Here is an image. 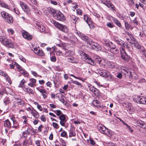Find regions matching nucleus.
I'll use <instances>...</instances> for the list:
<instances>
[{
	"label": "nucleus",
	"mask_w": 146,
	"mask_h": 146,
	"mask_svg": "<svg viewBox=\"0 0 146 146\" xmlns=\"http://www.w3.org/2000/svg\"><path fill=\"white\" fill-rule=\"evenodd\" d=\"M52 23L55 26L63 32L66 33L69 32V29L66 26L61 24L54 20H52Z\"/></svg>",
	"instance_id": "1"
},
{
	"label": "nucleus",
	"mask_w": 146,
	"mask_h": 146,
	"mask_svg": "<svg viewBox=\"0 0 146 146\" xmlns=\"http://www.w3.org/2000/svg\"><path fill=\"white\" fill-rule=\"evenodd\" d=\"M0 41L4 45L8 47L11 48L14 47L13 44L11 41L7 38H5L3 36H0Z\"/></svg>",
	"instance_id": "2"
},
{
	"label": "nucleus",
	"mask_w": 146,
	"mask_h": 146,
	"mask_svg": "<svg viewBox=\"0 0 146 146\" xmlns=\"http://www.w3.org/2000/svg\"><path fill=\"white\" fill-rule=\"evenodd\" d=\"M81 54L82 56V58L84 59V60L87 63L92 65H94L95 64V63L93 60L88 55L83 52H82Z\"/></svg>",
	"instance_id": "3"
},
{
	"label": "nucleus",
	"mask_w": 146,
	"mask_h": 146,
	"mask_svg": "<svg viewBox=\"0 0 146 146\" xmlns=\"http://www.w3.org/2000/svg\"><path fill=\"white\" fill-rule=\"evenodd\" d=\"M133 100L134 102L137 103L146 104V97L135 96Z\"/></svg>",
	"instance_id": "4"
},
{
	"label": "nucleus",
	"mask_w": 146,
	"mask_h": 146,
	"mask_svg": "<svg viewBox=\"0 0 146 146\" xmlns=\"http://www.w3.org/2000/svg\"><path fill=\"white\" fill-rule=\"evenodd\" d=\"M88 44L91 46L93 49L96 51H99L101 50V48L100 45L98 43L92 41L91 40Z\"/></svg>",
	"instance_id": "5"
},
{
	"label": "nucleus",
	"mask_w": 146,
	"mask_h": 146,
	"mask_svg": "<svg viewBox=\"0 0 146 146\" xmlns=\"http://www.w3.org/2000/svg\"><path fill=\"white\" fill-rule=\"evenodd\" d=\"M120 52L121 53L122 58L126 61H128L129 60V57L124 50L123 48L120 49Z\"/></svg>",
	"instance_id": "6"
},
{
	"label": "nucleus",
	"mask_w": 146,
	"mask_h": 146,
	"mask_svg": "<svg viewBox=\"0 0 146 146\" xmlns=\"http://www.w3.org/2000/svg\"><path fill=\"white\" fill-rule=\"evenodd\" d=\"M31 48L33 51H34L35 54L38 55L42 56L44 55L43 51L42 50L38 49L36 47L34 48L33 46L31 47Z\"/></svg>",
	"instance_id": "7"
},
{
	"label": "nucleus",
	"mask_w": 146,
	"mask_h": 146,
	"mask_svg": "<svg viewBox=\"0 0 146 146\" xmlns=\"http://www.w3.org/2000/svg\"><path fill=\"white\" fill-rule=\"evenodd\" d=\"M77 33L78 36L83 40L85 41L88 42V43L89 41L91 40V39L87 36L84 34L80 32H77Z\"/></svg>",
	"instance_id": "8"
},
{
	"label": "nucleus",
	"mask_w": 146,
	"mask_h": 146,
	"mask_svg": "<svg viewBox=\"0 0 146 146\" xmlns=\"http://www.w3.org/2000/svg\"><path fill=\"white\" fill-rule=\"evenodd\" d=\"M54 15H55V19L57 20L63 21L65 20L66 19L65 16L60 12L58 13L57 14L54 15Z\"/></svg>",
	"instance_id": "9"
},
{
	"label": "nucleus",
	"mask_w": 146,
	"mask_h": 146,
	"mask_svg": "<svg viewBox=\"0 0 146 146\" xmlns=\"http://www.w3.org/2000/svg\"><path fill=\"white\" fill-rule=\"evenodd\" d=\"M22 33L23 37L28 40H30L32 38V36L25 30L22 31Z\"/></svg>",
	"instance_id": "10"
},
{
	"label": "nucleus",
	"mask_w": 146,
	"mask_h": 146,
	"mask_svg": "<svg viewBox=\"0 0 146 146\" xmlns=\"http://www.w3.org/2000/svg\"><path fill=\"white\" fill-rule=\"evenodd\" d=\"M66 118L65 115L64 114L62 115L59 117V119L60 120V123L62 126H65V123L66 121Z\"/></svg>",
	"instance_id": "11"
},
{
	"label": "nucleus",
	"mask_w": 146,
	"mask_h": 146,
	"mask_svg": "<svg viewBox=\"0 0 146 146\" xmlns=\"http://www.w3.org/2000/svg\"><path fill=\"white\" fill-rule=\"evenodd\" d=\"M98 73L100 76L104 77H107L109 74V72L104 70H98Z\"/></svg>",
	"instance_id": "12"
},
{
	"label": "nucleus",
	"mask_w": 146,
	"mask_h": 146,
	"mask_svg": "<svg viewBox=\"0 0 146 146\" xmlns=\"http://www.w3.org/2000/svg\"><path fill=\"white\" fill-rule=\"evenodd\" d=\"M13 125V123L9 119H7L4 121V127L5 128L9 129Z\"/></svg>",
	"instance_id": "13"
},
{
	"label": "nucleus",
	"mask_w": 146,
	"mask_h": 146,
	"mask_svg": "<svg viewBox=\"0 0 146 146\" xmlns=\"http://www.w3.org/2000/svg\"><path fill=\"white\" fill-rule=\"evenodd\" d=\"M32 140L30 138L25 139L23 142V146H29L30 144L32 145Z\"/></svg>",
	"instance_id": "14"
},
{
	"label": "nucleus",
	"mask_w": 146,
	"mask_h": 146,
	"mask_svg": "<svg viewBox=\"0 0 146 146\" xmlns=\"http://www.w3.org/2000/svg\"><path fill=\"white\" fill-rule=\"evenodd\" d=\"M133 44L134 45L133 46L135 47L136 48L139 50L140 53H141V52L144 51V48L139 44L138 42H134Z\"/></svg>",
	"instance_id": "15"
},
{
	"label": "nucleus",
	"mask_w": 146,
	"mask_h": 146,
	"mask_svg": "<svg viewBox=\"0 0 146 146\" xmlns=\"http://www.w3.org/2000/svg\"><path fill=\"white\" fill-rule=\"evenodd\" d=\"M36 25L38 27V29L40 32H43L45 31V28L44 26L40 23L37 22Z\"/></svg>",
	"instance_id": "16"
},
{
	"label": "nucleus",
	"mask_w": 146,
	"mask_h": 146,
	"mask_svg": "<svg viewBox=\"0 0 146 146\" xmlns=\"http://www.w3.org/2000/svg\"><path fill=\"white\" fill-rule=\"evenodd\" d=\"M70 16L71 21L75 24L79 21V18L74 15H71Z\"/></svg>",
	"instance_id": "17"
},
{
	"label": "nucleus",
	"mask_w": 146,
	"mask_h": 146,
	"mask_svg": "<svg viewBox=\"0 0 146 146\" xmlns=\"http://www.w3.org/2000/svg\"><path fill=\"white\" fill-rule=\"evenodd\" d=\"M20 5L22 9L25 12H27L28 7L25 3L21 1L20 2Z\"/></svg>",
	"instance_id": "18"
},
{
	"label": "nucleus",
	"mask_w": 146,
	"mask_h": 146,
	"mask_svg": "<svg viewBox=\"0 0 146 146\" xmlns=\"http://www.w3.org/2000/svg\"><path fill=\"white\" fill-rule=\"evenodd\" d=\"M104 46L106 48L109 47L110 48H108V50L110 49L111 50L112 49H114L116 48L115 46L111 42L110 43H107L105 44Z\"/></svg>",
	"instance_id": "19"
},
{
	"label": "nucleus",
	"mask_w": 146,
	"mask_h": 146,
	"mask_svg": "<svg viewBox=\"0 0 146 146\" xmlns=\"http://www.w3.org/2000/svg\"><path fill=\"white\" fill-rule=\"evenodd\" d=\"M11 121V122L13 123V125L12 127L16 129L18 127V124L16 121V120L14 117H11L10 118Z\"/></svg>",
	"instance_id": "20"
},
{
	"label": "nucleus",
	"mask_w": 146,
	"mask_h": 146,
	"mask_svg": "<svg viewBox=\"0 0 146 146\" xmlns=\"http://www.w3.org/2000/svg\"><path fill=\"white\" fill-rule=\"evenodd\" d=\"M15 102H16L18 105H23L24 103L23 100L21 99L17 98H15Z\"/></svg>",
	"instance_id": "21"
},
{
	"label": "nucleus",
	"mask_w": 146,
	"mask_h": 146,
	"mask_svg": "<svg viewBox=\"0 0 146 146\" xmlns=\"http://www.w3.org/2000/svg\"><path fill=\"white\" fill-rule=\"evenodd\" d=\"M1 14L2 18L4 20L7 19V17H8V16L10 15L9 14L4 11H1Z\"/></svg>",
	"instance_id": "22"
},
{
	"label": "nucleus",
	"mask_w": 146,
	"mask_h": 146,
	"mask_svg": "<svg viewBox=\"0 0 146 146\" xmlns=\"http://www.w3.org/2000/svg\"><path fill=\"white\" fill-rule=\"evenodd\" d=\"M106 6L109 8H111V9L113 11L115 10V7L113 4L111 3L110 1H107Z\"/></svg>",
	"instance_id": "23"
},
{
	"label": "nucleus",
	"mask_w": 146,
	"mask_h": 146,
	"mask_svg": "<svg viewBox=\"0 0 146 146\" xmlns=\"http://www.w3.org/2000/svg\"><path fill=\"white\" fill-rule=\"evenodd\" d=\"M6 61L10 62V64H9L10 68L11 69H14L15 67V65L16 62H13L11 59H7Z\"/></svg>",
	"instance_id": "24"
},
{
	"label": "nucleus",
	"mask_w": 146,
	"mask_h": 146,
	"mask_svg": "<svg viewBox=\"0 0 146 146\" xmlns=\"http://www.w3.org/2000/svg\"><path fill=\"white\" fill-rule=\"evenodd\" d=\"M4 20L6 22L8 23H12L13 21V17L11 15L8 16V17H7V19H5Z\"/></svg>",
	"instance_id": "25"
},
{
	"label": "nucleus",
	"mask_w": 146,
	"mask_h": 146,
	"mask_svg": "<svg viewBox=\"0 0 146 146\" xmlns=\"http://www.w3.org/2000/svg\"><path fill=\"white\" fill-rule=\"evenodd\" d=\"M36 89L38 90V91L41 93L42 94V95L44 98H46L47 97V96L46 95L47 92L44 89H40L38 90V88H36Z\"/></svg>",
	"instance_id": "26"
},
{
	"label": "nucleus",
	"mask_w": 146,
	"mask_h": 146,
	"mask_svg": "<svg viewBox=\"0 0 146 146\" xmlns=\"http://www.w3.org/2000/svg\"><path fill=\"white\" fill-rule=\"evenodd\" d=\"M115 40L117 44L120 45L121 47H125L124 46V42L123 40L120 39L118 38L115 39Z\"/></svg>",
	"instance_id": "27"
},
{
	"label": "nucleus",
	"mask_w": 146,
	"mask_h": 146,
	"mask_svg": "<svg viewBox=\"0 0 146 146\" xmlns=\"http://www.w3.org/2000/svg\"><path fill=\"white\" fill-rule=\"evenodd\" d=\"M69 137H70L75 136L76 133H75V130L74 128H72L70 129L69 131Z\"/></svg>",
	"instance_id": "28"
},
{
	"label": "nucleus",
	"mask_w": 146,
	"mask_h": 146,
	"mask_svg": "<svg viewBox=\"0 0 146 146\" xmlns=\"http://www.w3.org/2000/svg\"><path fill=\"white\" fill-rule=\"evenodd\" d=\"M84 19L88 23L89 25L90 24V23L92 22V20L90 18L86 15H84Z\"/></svg>",
	"instance_id": "29"
},
{
	"label": "nucleus",
	"mask_w": 146,
	"mask_h": 146,
	"mask_svg": "<svg viewBox=\"0 0 146 146\" xmlns=\"http://www.w3.org/2000/svg\"><path fill=\"white\" fill-rule=\"evenodd\" d=\"M0 5L2 7H4L7 9L10 10V7L6 3L0 1Z\"/></svg>",
	"instance_id": "30"
},
{
	"label": "nucleus",
	"mask_w": 146,
	"mask_h": 146,
	"mask_svg": "<svg viewBox=\"0 0 146 146\" xmlns=\"http://www.w3.org/2000/svg\"><path fill=\"white\" fill-rule=\"evenodd\" d=\"M31 113L33 116L36 118H38L39 116L38 113L34 110L33 111H31Z\"/></svg>",
	"instance_id": "31"
},
{
	"label": "nucleus",
	"mask_w": 146,
	"mask_h": 146,
	"mask_svg": "<svg viewBox=\"0 0 146 146\" xmlns=\"http://www.w3.org/2000/svg\"><path fill=\"white\" fill-rule=\"evenodd\" d=\"M123 71H124L123 72L124 74L129 76H131V72L129 70L126 69H123Z\"/></svg>",
	"instance_id": "32"
},
{
	"label": "nucleus",
	"mask_w": 146,
	"mask_h": 146,
	"mask_svg": "<svg viewBox=\"0 0 146 146\" xmlns=\"http://www.w3.org/2000/svg\"><path fill=\"white\" fill-rule=\"evenodd\" d=\"M113 21L114 23L118 27H121V23H120V22L119 21H118L117 19L114 18L113 19Z\"/></svg>",
	"instance_id": "33"
},
{
	"label": "nucleus",
	"mask_w": 146,
	"mask_h": 146,
	"mask_svg": "<svg viewBox=\"0 0 146 146\" xmlns=\"http://www.w3.org/2000/svg\"><path fill=\"white\" fill-rule=\"evenodd\" d=\"M123 106L125 107L130 108L131 109L132 107V104L131 103L126 102L123 103Z\"/></svg>",
	"instance_id": "34"
},
{
	"label": "nucleus",
	"mask_w": 146,
	"mask_h": 146,
	"mask_svg": "<svg viewBox=\"0 0 146 146\" xmlns=\"http://www.w3.org/2000/svg\"><path fill=\"white\" fill-rule=\"evenodd\" d=\"M31 5V7L34 9V11L35 12L38 14L40 15V11L38 10L37 7H36L33 5Z\"/></svg>",
	"instance_id": "35"
},
{
	"label": "nucleus",
	"mask_w": 146,
	"mask_h": 146,
	"mask_svg": "<svg viewBox=\"0 0 146 146\" xmlns=\"http://www.w3.org/2000/svg\"><path fill=\"white\" fill-rule=\"evenodd\" d=\"M106 128L105 127L102 125L100 126L99 130L101 133L104 134Z\"/></svg>",
	"instance_id": "36"
},
{
	"label": "nucleus",
	"mask_w": 146,
	"mask_h": 146,
	"mask_svg": "<svg viewBox=\"0 0 146 146\" xmlns=\"http://www.w3.org/2000/svg\"><path fill=\"white\" fill-rule=\"evenodd\" d=\"M26 82V81L24 79L22 80L20 83L19 85V87H21L22 88H23L25 87V83Z\"/></svg>",
	"instance_id": "37"
},
{
	"label": "nucleus",
	"mask_w": 146,
	"mask_h": 146,
	"mask_svg": "<svg viewBox=\"0 0 146 146\" xmlns=\"http://www.w3.org/2000/svg\"><path fill=\"white\" fill-rule=\"evenodd\" d=\"M92 92L93 93L95 96H97L100 95V91L96 88Z\"/></svg>",
	"instance_id": "38"
},
{
	"label": "nucleus",
	"mask_w": 146,
	"mask_h": 146,
	"mask_svg": "<svg viewBox=\"0 0 146 146\" xmlns=\"http://www.w3.org/2000/svg\"><path fill=\"white\" fill-rule=\"evenodd\" d=\"M92 92L93 93L95 96H97L100 95V91L96 88Z\"/></svg>",
	"instance_id": "39"
},
{
	"label": "nucleus",
	"mask_w": 146,
	"mask_h": 146,
	"mask_svg": "<svg viewBox=\"0 0 146 146\" xmlns=\"http://www.w3.org/2000/svg\"><path fill=\"white\" fill-rule=\"evenodd\" d=\"M99 102L97 100H94L93 102V104L98 108L101 107V106L98 105Z\"/></svg>",
	"instance_id": "40"
},
{
	"label": "nucleus",
	"mask_w": 146,
	"mask_h": 146,
	"mask_svg": "<svg viewBox=\"0 0 146 146\" xmlns=\"http://www.w3.org/2000/svg\"><path fill=\"white\" fill-rule=\"evenodd\" d=\"M52 111H54V113L58 116H60L62 115L63 114L61 111L59 110H58L55 111L52 110Z\"/></svg>",
	"instance_id": "41"
},
{
	"label": "nucleus",
	"mask_w": 146,
	"mask_h": 146,
	"mask_svg": "<svg viewBox=\"0 0 146 146\" xmlns=\"http://www.w3.org/2000/svg\"><path fill=\"white\" fill-rule=\"evenodd\" d=\"M129 77L130 78H132L134 79H137L138 77L137 74L134 73H133V74L131 73V76H130Z\"/></svg>",
	"instance_id": "42"
},
{
	"label": "nucleus",
	"mask_w": 146,
	"mask_h": 146,
	"mask_svg": "<svg viewBox=\"0 0 146 146\" xmlns=\"http://www.w3.org/2000/svg\"><path fill=\"white\" fill-rule=\"evenodd\" d=\"M71 81L72 83L76 84L80 87H81L82 86V85L81 84L77 81H74L73 80H71Z\"/></svg>",
	"instance_id": "43"
},
{
	"label": "nucleus",
	"mask_w": 146,
	"mask_h": 146,
	"mask_svg": "<svg viewBox=\"0 0 146 146\" xmlns=\"http://www.w3.org/2000/svg\"><path fill=\"white\" fill-rule=\"evenodd\" d=\"M20 73L25 77H28V76L29 74L28 73L25 69L23 70L21 72V71Z\"/></svg>",
	"instance_id": "44"
},
{
	"label": "nucleus",
	"mask_w": 146,
	"mask_h": 146,
	"mask_svg": "<svg viewBox=\"0 0 146 146\" xmlns=\"http://www.w3.org/2000/svg\"><path fill=\"white\" fill-rule=\"evenodd\" d=\"M94 58L95 59L96 61L98 62V63L99 64L101 61V58L98 56L96 55H94Z\"/></svg>",
	"instance_id": "45"
},
{
	"label": "nucleus",
	"mask_w": 146,
	"mask_h": 146,
	"mask_svg": "<svg viewBox=\"0 0 146 146\" xmlns=\"http://www.w3.org/2000/svg\"><path fill=\"white\" fill-rule=\"evenodd\" d=\"M111 51L114 54H116L119 52V51L118 48H116L114 49L111 50Z\"/></svg>",
	"instance_id": "46"
},
{
	"label": "nucleus",
	"mask_w": 146,
	"mask_h": 146,
	"mask_svg": "<svg viewBox=\"0 0 146 146\" xmlns=\"http://www.w3.org/2000/svg\"><path fill=\"white\" fill-rule=\"evenodd\" d=\"M111 133V131H110V130L106 128L104 134L109 136L110 135Z\"/></svg>",
	"instance_id": "47"
},
{
	"label": "nucleus",
	"mask_w": 146,
	"mask_h": 146,
	"mask_svg": "<svg viewBox=\"0 0 146 146\" xmlns=\"http://www.w3.org/2000/svg\"><path fill=\"white\" fill-rule=\"evenodd\" d=\"M4 103L5 105L8 104L10 103V100L9 98H6L4 100Z\"/></svg>",
	"instance_id": "48"
},
{
	"label": "nucleus",
	"mask_w": 146,
	"mask_h": 146,
	"mask_svg": "<svg viewBox=\"0 0 146 146\" xmlns=\"http://www.w3.org/2000/svg\"><path fill=\"white\" fill-rule=\"evenodd\" d=\"M93 14L94 16L97 18V20L99 21V18H100V16L96 13H94Z\"/></svg>",
	"instance_id": "49"
},
{
	"label": "nucleus",
	"mask_w": 146,
	"mask_h": 146,
	"mask_svg": "<svg viewBox=\"0 0 146 146\" xmlns=\"http://www.w3.org/2000/svg\"><path fill=\"white\" fill-rule=\"evenodd\" d=\"M52 125L56 129L59 128V126L58 124L56 123L53 122L52 123Z\"/></svg>",
	"instance_id": "50"
},
{
	"label": "nucleus",
	"mask_w": 146,
	"mask_h": 146,
	"mask_svg": "<svg viewBox=\"0 0 146 146\" xmlns=\"http://www.w3.org/2000/svg\"><path fill=\"white\" fill-rule=\"evenodd\" d=\"M107 76V77H105V78H110L111 80H114V78L110 72H109V74H108Z\"/></svg>",
	"instance_id": "51"
},
{
	"label": "nucleus",
	"mask_w": 146,
	"mask_h": 146,
	"mask_svg": "<svg viewBox=\"0 0 146 146\" xmlns=\"http://www.w3.org/2000/svg\"><path fill=\"white\" fill-rule=\"evenodd\" d=\"M48 11L51 14H55V15L56 14V13H55L56 11L52 8H50Z\"/></svg>",
	"instance_id": "52"
},
{
	"label": "nucleus",
	"mask_w": 146,
	"mask_h": 146,
	"mask_svg": "<svg viewBox=\"0 0 146 146\" xmlns=\"http://www.w3.org/2000/svg\"><path fill=\"white\" fill-rule=\"evenodd\" d=\"M125 27L126 29H129L130 27V25L128 23L125 22Z\"/></svg>",
	"instance_id": "53"
},
{
	"label": "nucleus",
	"mask_w": 146,
	"mask_h": 146,
	"mask_svg": "<svg viewBox=\"0 0 146 146\" xmlns=\"http://www.w3.org/2000/svg\"><path fill=\"white\" fill-rule=\"evenodd\" d=\"M70 52H69L68 50H65L64 54L65 56H68L70 55Z\"/></svg>",
	"instance_id": "54"
},
{
	"label": "nucleus",
	"mask_w": 146,
	"mask_h": 146,
	"mask_svg": "<svg viewBox=\"0 0 146 146\" xmlns=\"http://www.w3.org/2000/svg\"><path fill=\"white\" fill-rule=\"evenodd\" d=\"M144 123L143 121H139L137 122V125L141 127V126L143 125V124H144Z\"/></svg>",
	"instance_id": "55"
},
{
	"label": "nucleus",
	"mask_w": 146,
	"mask_h": 146,
	"mask_svg": "<svg viewBox=\"0 0 146 146\" xmlns=\"http://www.w3.org/2000/svg\"><path fill=\"white\" fill-rule=\"evenodd\" d=\"M4 94V91L3 89H0V98L2 97Z\"/></svg>",
	"instance_id": "56"
},
{
	"label": "nucleus",
	"mask_w": 146,
	"mask_h": 146,
	"mask_svg": "<svg viewBox=\"0 0 146 146\" xmlns=\"http://www.w3.org/2000/svg\"><path fill=\"white\" fill-rule=\"evenodd\" d=\"M124 125H126V128L129 130L131 132H132L133 131V130L132 129H131V128L128 125L127 123H125Z\"/></svg>",
	"instance_id": "57"
},
{
	"label": "nucleus",
	"mask_w": 146,
	"mask_h": 146,
	"mask_svg": "<svg viewBox=\"0 0 146 146\" xmlns=\"http://www.w3.org/2000/svg\"><path fill=\"white\" fill-rule=\"evenodd\" d=\"M60 141L63 146H66V143L63 139H60Z\"/></svg>",
	"instance_id": "58"
},
{
	"label": "nucleus",
	"mask_w": 146,
	"mask_h": 146,
	"mask_svg": "<svg viewBox=\"0 0 146 146\" xmlns=\"http://www.w3.org/2000/svg\"><path fill=\"white\" fill-rule=\"evenodd\" d=\"M67 135V133L65 131H63L61 133V136L62 137H65Z\"/></svg>",
	"instance_id": "59"
},
{
	"label": "nucleus",
	"mask_w": 146,
	"mask_h": 146,
	"mask_svg": "<svg viewBox=\"0 0 146 146\" xmlns=\"http://www.w3.org/2000/svg\"><path fill=\"white\" fill-rule=\"evenodd\" d=\"M116 77L120 79H121L122 77V73L119 72L117 73V74L116 76Z\"/></svg>",
	"instance_id": "60"
},
{
	"label": "nucleus",
	"mask_w": 146,
	"mask_h": 146,
	"mask_svg": "<svg viewBox=\"0 0 146 146\" xmlns=\"http://www.w3.org/2000/svg\"><path fill=\"white\" fill-rule=\"evenodd\" d=\"M89 88L90 91L92 92L94 90L95 88L94 86H92V85H90L88 86Z\"/></svg>",
	"instance_id": "61"
},
{
	"label": "nucleus",
	"mask_w": 146,
	"mask_h": 146,
	"mask_svg": "<svg viewBox=\"0 0 146 146\" xmlns=\"http://www.w3.org/2000/svg\"><path fill=\"white\" fill-rule=\"evenodd\" d=\"M56 54L58 56H62L63 55V53L61 51L58 50L56 52Z\"/></svg>",
	"instance_id": "62"
},
{
	"label": "nucleus",
	"mask_w": 146,
	"mask_h": 146,
	"mask_svg": "<svg viewBox=\"0 0 146 146\" xmlns=\"http://www.w3.org/2000/svg\"><path fill=\"white\" fill-rule=\"evenodd\" d=\"M50 60L53 62H55L56 60V58L55 56H53L50 57Z\"/></svg>",
	"instance_id": "63"
},
{
	"label": "nucleus",
	"mask_w": 146,
	"mask_h": 146,
	"mask_svg": "<svg viewBox=\"0 0 146 146\" xmlns=\"http://www.w3.org/2000/svg\"><path fill=\"white\" fill-rule=\"evenodd\" d=\"M77 13L79 15H82V11L80 9H78L76 11Z\"/></svg>",
	"instance_id": "64"
}]
</instances>
